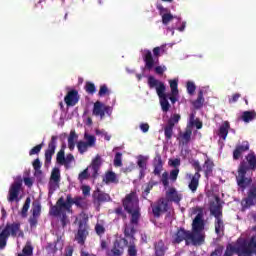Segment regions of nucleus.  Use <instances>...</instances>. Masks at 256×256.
Segmentation results:
<instances>
[{
    "instance_id": "5701e85b",
    "label": "nucleus",
    "mask_w": 256,
    "mask_h": 256,
    "mask_svg": "<svg viewBox=\"0 0 256 256\" xmlns=\"http://www.w3.org/2000/svg\"><path fill=\"white\" fill-rule=\"evenodd\" d=\"M61 249H63V242H61L60 238H57L54 243H48L46 245L48 255H56L57 251H61Z\"/></svg>"
},
{
    "instance_id": "c9c22d12",
    "label": "nucleus",
    "mask_w": 256,
    "mask_h": 256,
    "mask_svg": "<svg viewBox=\"0 0 256 256\" xmlns=\"http://www.w3.org/2000/svg\"><path fill=\"white\" fill-rule=\"evenodd\" d=\"M67 211L66 209H61V212L59 215H52L53 217H61V225L62 227H67V224L69 223V219L67 218Z\"/></svg>"
},
{
    "instance_id": "9d476101",
    "label": "nucleus",
    "mask_w": 256,
    "mask_h": 256,
    "mask_svg": "<svg viewBox=\"0 0 256 256\" xmlns=\"http://www.w3.org/2000/svg\"><path fill=\"white\" fill-rule=\"evenodd\" d=\"M21 187H23V183L16 181L13 182L9 188L7 201L8 203H19L21 198L19 194L21 193Z\"/></svg>"
},
{
    "instance_id": "c03bdc74",
    "label": "nucleus",
    "mask_w": 256,
    "mask_h": 256,
    "mask_svg": "<svg viewBox=\"0 0 256 256\" xmlns=\"http://www.w3.org/2000/svg\"><path fill=\"white\" fill-rule=\"evenodd\" d=\"M84 139L86 140V144L89 145L90 147H95V143L97 141V138L91 134H84Z\"/></svg>"
},
{
    "instance_id": "5fc2aeb1",
    "label": "nucleus",
    "mask_w": 256,
    "mask_h": 256,
    "mask_svg": "<svg viewBox=\"0 0 256 256\" xmlns=\"http://www.w3.org/2000/svg\"><path fill=\"white\" fill-rule=\"evenodd\" d=\"M95 232L99 237H102L103 235H105V226H103L102 224L97 223L95 225Z\"/></svg>"
},
{
    "instance_id": "f257e3e1",
    "label": "nucleus",
    "mask_w": 256,
    "mask_h": 256,
    "mask_svg": "<svg viewBox=\"0 0 256 256\" xmlns=\"http://www.w3.org/2000/svg\"><path fill=\"white\" fill-rule=\"evenodd\" d=\"M253 171H256V155L252 152L240 162L236 175L238 190L244 193L246 189H249L244 199L247 207L256 205V182H253Z\"/></svg>"
},
{
    "instance_id": "20e7f679",
    "label": "nucleus",
    "mask_w": 256,
    "mask_h": 256,
    "mask_svg": "<svg viewBox=\"0 0 256 256\" xmlns=\"http://www.w3.org/2000/svg\"><path fill=\"white\" fill-rule=\"evenodd\" d=\"M183 241H185L186 245H189V241H191L194 246L203 245V236L199 235L196 237L191 231L180 227L172 235V243L173 245H179V243H183Z\"/></svg>"
},
{
    "instance_id": "6e6d98bb",
    "label": "nucleus",
    "mask_w": 256,
    "mask_h": 256,
    "mask_svg": "<svg viewBox=\"0 0 256 256\" xmlns=\"http://www.w3.org/2000/svg\"><path fill=\"white\" fill-rule=\"evenodd\" d=\"M89 177V169H84L79 175H78V181L83 183L87 178Z\"/></svg>"
},
{
    "instance_id": "0eeeda50",
    "label": "nucleus",
    "mask_w": 256,
    "mask_h": 256,
    "mask_svg": "<svg viewBox=\"0 0 256 256\" xmlns=\"http://www.w3.org/2000/svg\"><path fill=\"white\" fill-rule=\"evenodd\" d=\"M154 219H159L161 215L169 211V202L166 198H160L150 205Z\"/></svg>"
},
{
    "instance_id": "cd10ccee",
    "label": "nucleus",
    "mask_w": 256,
    "mask_h": 256,
    "mask_svg": "<svg viewBox=\"0 0 256 256\" xmlns=\"http://www.w3.org/2000/svg\"><path fill=\"white\" fill-rule=\"evenodd\" d=\"M215 233L218 237H223L225 235V224L223 222V218L215 220L214 222Z\"/></svg>"
},
{
    "instance_id": "69168bd1",
    "label": "nucleus",
    "mask_w": 256,
    "mask_h": 256,
    "mask_svg": "<svg viewBox=\"0 0 256 256\" xmlns=\"http://www.w3.org/2000/svg\"><path fill=\"white\" fill-rule=\"evenodd\" d=\"M240 98H241V94L235 93L232 95L231 98L228 99V103H230V104L237 103V101H239Z\"/></svg>"
},
{
    "instance_id": "864d4df0",
    "label": "nucleus",
    "mask_w": 256,
    "mask_h": 256,
    "mask_svg": "<svg viewBox=\"0 0 256 256\" xmlns=\"http://www.w3.org/2000/svg\"><path fill=\"white\" fill-rule=\"evenodd\" d=\"M173 19H175V16H173V14H171V12L169 14H164L162 16V23H163V25H169V23H171V21H173Z\"/></svg>"
},
{
    "instance_id": "de8ad7c7",
    "label": "nucleus",
    "mask_w": 256,
    "mask_h": 256,
    "mask_svg": "<svg viewBox=\"0 0 256 256\" xmlns=\"http://www.w3.org/2000/svg\"><path fill=\"white\" fill-rule=\"evenodd\" d=\"M156 183L153 181H150L147 183V186L142 194V197L144 199H147V195H149V193H151V190L153 189V187H155Z\"/></svg>"
},
{
    "instance_id": "4be33fe9",
    "label": "nucleus",
    "mask_w": 256,
    "mask_h": 256,
    "mask_svg": "<svg viewBox=\"0 0 256 256\" xmlns=\"http://www.w3.org/2000/svg\"><path fill=\"white\" fill-rule=\"evenodd\" d=\"M89 235V232L87 231V228L83 226V223H79V229L75 236V240L79 245H85V241H87V236Z\"/></svg>"
},
{
    "instance_id": "13d9d810",
    "label": "nucleus",
    "mask_w": 256,
    "mask_h": 256,
    "mask_svg": "<svg viewBox=\"0 0 256 256\" xmlns=\"http://www.w3.org/2000/svg\"><path fill=\"white\" fill-rule=\"evenodd\" d=\"M225 247L217 246L213 252H211L210 256H222Z\"/></svg>"
},
{
    "instance_id": "3c124183",
    "label": "nucleus",
    "mask_w": 256,
    "mask_h": 256,
    "mask_svg": "<svg viewBox=\"0 0 256 256\" xmlns=\"http://www.w3.org/2000/svg\"><path fill=\"white\" fill-rule=\"evenodd\" d=\"M85 91L86 93H89V95H93L97 91L95 84L92 82H86Z\"/></svg>"
},
{
    "instance_id": "8fccbe9b",
    "label": "nucleus",
    "mask_w": 256,
    "mask_h": 256,
    "mask_svg": "<svg viewBox=\"0 0 256 256\" xmlns=\"http://www.w3.org/2000/svg\"><path fill=\"white\" fill-rule=\"evenodd\" d=\"M123 154L121 152H117L114 157V167H122L123 161H122Z\"/></svg>"
},
{
    "instance_id": "7ed1b4c3",
    "label": "nucleus",
    "mask_w": 256,
    "mask_h": 256,
    "mask_svg": "<svg viewBox=\"0 0 256 256\" xmlns=\"http://www.w3.org/2000/svg\"><path fill=\"white\" fill-rule=\"evenodd\" d=\"M73 205H76V207H83V197L77 196L73 198L71 194L66 195V201L65 198L60 197L56 205L50 207V215H59L61 214V209H65L66 211H71Z\"/></svg>"
},
{
    "instance_id": "b1692460",
    "label": "nucleus",
    "mask_w": 256,
    "mask_h": 256,
    "mask_svg": "<svg viewBox=\"0 0 256 256\" xmlns=\"http://www.w3.org/2000/svg\"><path fill=\"white\" fill-rule=\"evenodd\" d=\"M154 166V175L160 176L163 171V159L161 158V154H156L153 162Z\"/></svg>"
},
{
    "instance_id": "79ce46f5",
    "label": "nucleus",
    "mask_w": 256,
    "mask_h": 256,
    "mask_svg": "<svg viewBox=\"0 0 256 256\" xmlns=\"http://www.w3.org/2000/svg\"><path fill=\"white\" fill-rule=\"evenodd\" d=\"M18 256H33V246L26 244L22 249V254L20 253Z\"/></svg>"
},
{
    "instance_id": "774afa93",
    "label": "nucleus",
    "mask_w": 256,
    "mask_h": 256,
    "mask_svg": "<svg viewBox=\"0 0 256 256\" xmlns=\"http://www.w3.org/2000/svg\"><path fill=\"white\" fill-rule=\"evenodd\" d=\"M58 187H59V182H55L53 180L49 181V191H52V192L57 191Z\"/></svg>"
},
{
    "instance_id": "e2e57ef3",
    "label": "nucleus",
    "mask_w": 256,
    "mask_h": 256,
    "mask_svg": "<svg viewBox=\"0 0 256 256\" xmlns=\"http://www.w3.org/2000/svg\"><path fill=\"white\" fill-rule=\"evenodd\" d=\"M162 184L165 187H169V173L168 172H164L162 174V178H161Z\"/></svg>"
},
{
    "instance_id": "0e129e2a",
    "label": "nucleus",
    "mask_w": 256,
    "mask_h": 256,
    "mask_svg": "<svg viewBox=\"0 0 256 256\" xmlns=\"http://www.w3.org/2000/svg\"><path fill=\"white\" fill-rule=\"evenodd\" d=\"M177 177H179V168L173 169L170 172V179H171V181H177Z\"/></svg>"
},
{
    "instance_id": "603ef678",
    "label": "nucleus",
    "mask_w": 256,
    "mask_h": 256,
    "mask_svg": "<svg viewBox=\"0 0 256 256\" xmlns=\"http://www.w3.org/2000/svg\"><path fill=\"white\" fill-rule=\"evenodd\" d=\"M156 9L159 11V15L161 17H163V15H169L171 13V10H169V8H165L161 4H157Z\"/></svg>"
},
{
    "instance_id": "c756f323",
    "label": "nucleus",
    "mask_w": 256,
    "mask_h": 256,
    "mask_svg": "<svg viewBox=\"0 0 256 256\" xmlns=\"http://www.w3.org/2000/svg\"><path fill=\"white\" fill-rule=\"evenodd\" d=\"M192 105L194 109H201L203 108V105H205V97H203V90L198 91L197 99L192 101Z\"/></svg>"
},
{
    "instance_id": "58836bf2",
    "label": "nucleus",
    "mask_w": 256,
    "mask_h": 256,
    "mask_svg": "<svg viewBox=\"0 0 256 256\" xmlns=\"http://www.w3.org/2000/svg\"><path fill=\"white\" fill-rule=\"evenodd\" d=\"M124 235H125V237H127L129 239H134V237H135V227L126 225L125 228H124Z\"/></svg>"
},
{
    "instance_id": "ddd939ff",
    "label": "nucleus",
    "mask_w": 256,
    "mask_h": 256,
    "mask_svg": "<svg viewBox=\"0 0 256 256\" xmlns=\"http://www.w3.org/2000/svg\"><path fill=\"white\" fill-rule=\"evenodd\" d=\"M9 237H25V233L21 230V223L14 222L12 224H6L3 229Z\"/></svg>"
},
{
    "instance_id": "72a5a7b5",
    "label": "nucleus",
    "mask_w": 256,
    "mask_h": 256,
    "mask_svg": "<svg viewBox=\"0 0 256 256\" xmlns=\"http://www.w3.org/2000/svg\"><path fill=\"white\" fill-rule=\"evenodd\" d=\"M255 117H256L255 111H245L242 114V120L244 121V123H250V121H253Z\"/></svg>"
},
{
    "instance_id": "412c9836",
    "label": "nucleus",
    "mask_w": 256,
    "mask_h": 256,
    "mask_svg": "<svg viewBox=\"0 0 256 256\" xmlns=\"http://www.w3.org/2000/svg\"><path fill=\"white\" fill-rule=\"evenodd\" d=\"M246 151H249V142L244 141L242 144L236 145L234 151H233V159L234 161H239L241 159V156Z\"/></svg>"
},
{
    "instance_id": "a211bd4d",
    "label": "nucleus",
    "mask_w": 256,
    "mask_h": 256,
    "mask_svg": "<svg viewBox=\"0 0 256 256\" xmlns=\"http://www.w3.org/2000/svg\"><path fill=\"white\" fill-rule=\"evenodd\" d=\"M143 61L147 71H151V69L155 67V63H159V59H157L155 62V58H153V53H151V50H144Z\"/></svg>"
},
{
    "instance_id": "423d86ee",
    "label": "nucleus",
    "mask_w": 256,
    "mask_h": 256,
    "mask_svg": "<svg viewBox=\"0 0 256 256\" xmlns=\"http://www.w3.org/2000/svg\"><path fill=\"white\" fill-rule=\"evenodd\" d=\"M194 213H198L192 222V234L195 237H202L203 243H205V235L202 234L205 229V221L203 220V208L197 207Z\"/></svg>"
},
{
    "instance_id": "aec40b11",
    "label": "nucleus",
    "mask_w": 256,
    "mask_h": 256,
    "mask_svg": "<svg viewBox=\"0 0 256 256\" xmlns=\"http://www.w3.org/2000/svg\"><path fill=\"white\" fill-rule=\"evenodd\" d=\"M181 199H183V195L179 194V192H177V189L175 188H169V190L166 192V201H169L171 203H176L177 205H179V203H181Z\"/></svg>"
},
{
    "instance_id": "bf43d9fd",
    "label": "nucleus",
    "mask_w": 256,
    "mask_h": 256,
    "mask_svg": "<svg viewBox=\"0 0 256 256\" xmlns=\"http://www.w3.org/2000/svg\"><path fill=\"white\" fill-rule=\"evenodd\" d=\"M98 95L99 97H105V95H109V88H107V85L100 86Z\"/></svg>"
},
{
    "instance_id": "473e14b6",
    "label": "nucleus",
    "mask_w": 256,
    "mask_h": 256,
    "mask_svg": "<svg viewBox=\"0 0 256 256\" xmlns=\"http://www.w3.org/2000/svg\"><path fill=\"white\" fill-rule=\"evenodd\" d=\"M191 135H193V130H191V128H186L184 133L181 135L182 145H189V142L191 141Z\"/></svg>"
},
{
    "instance_id": "680f3d73",
    "label": "nucleus",
    "mask_w": 256,
    "mask_h": 256,
    "mask_svg": "<svg viewBox=\"0 0 256 256\" xmlns=\"http://www.w3.org/2000/svg\"><path fill=\"white\" fill-rule=\"evenodd\" d=\"M128 255L137 256V246H135V244H131L130 246H128Z\"/></svg>"
},
{
    "instance_id": "9b49d317",
    "label": "nucleus",
    "mask_w": 256,
    "mask_h": 256,
    "mask_svg": "<svg viewBox=\"0 0 256 256\" xmlns=\"http://www.w3.org/2000/svg\"><path fill=\"white\" fill-rule=\"evenodd\" d=\"M57 136H52L51 140L48 143V148L45 150V161L44 166L49 167L51 165V160L55 155V149H57Z\"/></svg>"
},
{
    "instance_id": "dca6fc26",
    "label": "nucleus",
    "mask_w": 256,
    "mask_h": 256,
    "mask_svg": "<svg viewBox=\"0 0 256 256\" xmlns=\"http://www.w3.org/2000/svg\"><path fill=\"white\" fill-rule=\"evenodd\" d=\"M79 99V91L72 89L68 91L64 97V102L66 103L67 107H75V105L79 103Z\"/></svg>"
},
{
    "instance_id": "6ab92c4d",
    "label": "nucleus",
    "mask_w": 256,
    "mask_h": 256,
    "mask_svg": "<svg viewBox=\"0 0 256 256\" xmlns=\"http://www.w3.org/2000/svg\"><path fill=\"white\" fill-rule=\"evenodd\" d=\"M92 197H93V202L98 203V205L101 203H107L111 201V196L99 189L93 192Z\"/></svg>"
},
{
    "instance_id": "37998d69",
    "label": "nucleus",
    "mask_w": 256,
    "mask_h": 256,
    "mask_svg": "<svg viewBox=\"0 0 256 256\" xmlns=\"http://www.w3.org/2000/svg\"><path fill=\"white\" fill-rule=\"evenodd\" d=\"M7 239H9V236L5 233L4 230L0 233V249H5L7 247Z\"/></svg>"
},
{
    "instance_id": "c85d7f7f",
    "label": "nucleus",
    "mask_w": 256,
    "mask_h": 256,
    "mask_svg": "<svg viewBox=\"0 0 256 256\" xmlns=\"http://www.w3.org/2000/svg\"><path fill=\"white\" fill-rule=\"evenodd\" d=\"M231 128V125L229 124V122L225 121L219 128L218 130V135L220 139H223V141H225V139H227V135H229V129Z\"/></svg>"
},
{
    "instance_id": "2f4dec72",
    "label": "nucleus",
    "mask_w": 256,
    "mask_h": 256,
    "mask_svg": "<svg viewBox=\"0 0 256 256\" xmlns=\"http://www.w3.org/2000/svg\"><path fill=\"white\" fill-rule=\"evenodd\" d=\"M79 139V135L75 132V130H71L68 136V149L70 151H74L75 149V141Z\"/></svg>"
},
{
    "instance_id": "4468645a",
    "label": "nucleus",
    "mask_w": 256,
    "mask_h": 256,
    "mask_svg": "<svg viewBox=\"0 0 256 256\" xmlns=\"http://www.w3.org/2000/svg\"><path fill=\"white\" fill-rule=\"evenodd\" d=\"M148 85L150 89H154V87L156 88V93L158 97H160V99L163 97H167V95L165 94V84L163 82L155 79V77L153 76H149Z\"/></svg>"
},
{
    "instance_id": "393cba45",
    "label": "nucleus",
    "mask_w": 256,
    "mask_h": 256,
    "mask_svg": "<svg viewBox=\"0 0 256 256\" xmlns=\"http://www.w3.org/2000/svg\"><path fill=\"white\" fill-rule=\"evenodd\" d=\"M210 215L215 217V220L223 219V206L221 204H212L210 206Z\"/></svg>"
},
{
    "instance_id": "f704fd0d",
    "label": "nucleus",
    "mask_w": 256,
    "mask_h": 256,
    "mask_svg": "<svg viewBox=\"0 0 256 256\" xmlns=\"http://www.w3.org/2000/svg\"><path fill=\"white\" fill-rule=\"evenodd\" d=\"M50 181H54V183H59V181H61V170H59V168L52 169Z\"/></svg>"
},
{
    "instance_id": "a19ab883",
    "label": "nucleus",
    "mask_w": 256,
    "mask_h": 256,
    "mask_svg": "<svg viewBox=\"0 0 256 256\" xmlns=\"http://www.w3.org/2000/svg\"><path fill=\"white\" fill-rule=\"evenodd\" d=\"M89 147L90 146L88 144H86L85 141H79L77 143V149H78L80 155L87 153Z\"/></svg>"
},
{
    "instance_id": "338daca9",
    "label": "nucleus",
    "mask_w": 256,
    "mask_h": 256,
    "mask_svg": "<svg viewBox=\"0 0 256 256\" xmlns=\"http://www.w3.org/2000/svg\"><path fill=\"white\" fill-rule=\"evenodd\" d=\"M155 74L156 75H163V73H165V71H167V67L165 66H156L154 68Z\"/></svg>"
},
{
    "instance_id": "49530a36",
    "label": "nucleus",
    "mask_w": 256,
    "mask_h": 256,
    "mask_svg": "<svg viewBox=\"0 0 256 256\" xmlns=\"http://www.w3.org/2000/svg\"><path fill=\"white\" fill-rule=\"evenodd\" d=\"M114 213L118 216V218L123 219V221H126L127 219V213H125V210H123V207H117L114 210Z\"/></svg>"
},
{
    "instance_id": "09e8293b",
    "label": "nucleus",
    "mask_w": 256,
    "mask_h": 256,
    "mask_svg": "<svg viewBox=\"0 0 256 256\" xmlns=\"http://www.w3.org/2000/svg\"><path fill=\"white\" fill-rule=\"evenodd\" d=\"M56 161L59 165H65V150L61 149L57 153Z\"/></svg>"
},
{
    "instance_id": "a878e982",
    "label": "nucleus",
    "mask_w": 256,
    "mask_h": 256,
    "mask_svg": "<svg viewBox=\"0 0 256 256\" xmlns=\"http://www.w3.org/2000/svg\"><path fill=\"white\" fill-rule=\"evenodd\" d=\"M101 165H102L101 156L99 154H97L91 163L93 177H97V175H99V170L101 169Z\"/></svg>"
},
{
    "instance_id": "1a4fd4ad",
    "label": "nucleus",
    "mask_w": 256,
    "mask_h": 256,
    "mask_svg": "<svg viewBox=\"0 0 256 256\" xmlns=\"http://www.w3.org/2000/svg\"><path fill=\"white\" fill-rule=\"evenodd\" d=\"M181 121V115L173 114L167 121V124L164 126V137L166 141H171L173 139V129L175 125Z\"/></svg>"
},
{
    "instance_id": "6e6552de",
    "label": "nucleus",
    "mask_w": 256,
    "mask_h": 256,
    "mask_svg": "<svg viewBox=\"0 0 256 256\" xmlns=\"http://www.w3.org/2000/svg\"><path fill=\"white\" fill-rule=\"evenodd\" d=\"M129 245V241L125 238H118L114 241L113 247L111 250H108L107 256H121L125 253V247Z\"/></svg>"
},
{
    "instance_id": "e433bc0d",
    "label": "nucleus",
    "mask_w": 256,
    "mask_h": 256,
    "mask_svg": "<svg viewBox=\"0 0 256 256\" xmlns=\"http://www.w3.org/2000/svg\"><path fill=\"white\" fill-rule=\"evenodd\" d=\"M29 207H31V197H27L26 198V200L24 202V205H23V207L21 209V212H20L21 217H23V218L27 217V213L29 211Z\"/></svg>"
},
{
    "instance_id": "f3484780",
    "label": "nucleus",
    "mask_w": 256,
    "mask_h": 256,
    "mask_svg": "<svg viewBox=\"0 0 256 256\" xmlns=\"http://www.w3.org/2000/svg\"><path fill=\"white\" fill-rule=\"evenodd\" d=\"M205 156V161L204 164L202 165V169L204 171V176L206 178L211 177V175H213V169L215 168V163L213 162V160L210 159L209 155H207V153L203 154Z\"/></svg>"
},
{
    "instance_id": "a18cd8bd",
    "label": "nucleus",
    "mask_w": 256,
    "mask_h": 256,
    "mask_svg": "<svg viewBox=\"0 0 256 256\" xmlns=\"http://www.w3.org/2000/svg\"><path fill=\"white\" fill-rule=\"evenodd\" d=\"M186 89L188 95H195V91L197 90V86H195V83L192 81H188L186 83Z\"/></svg>"
},
{
    "instance_id": "f03ea898",
    "label": "nucleus",
    "mask_w": 256,
    "mask_h": 256,
    "mask_svg": "<svg viewBox=\"0 0 256 256\" xmlns=\"http://www.w3.org/2000/svg\"><path fill=\"white\" fill-rule=\"evenodd\" d=\"M122 205L125 211L131 215V225H139V219H141V208L139 207V197L137 192H130L122 200Z\"/></svg>"
},
{
    "instance_id": "ea45409f",
    "label": "nucleus",
    "mask_w": 256,
    "mask_h": 256,
    "mask_svg": "<svg viewBox=\"0 0 256 256\" xmlns=\"http://www.w3.org/2000/svg\"><path fill=\"white\" fill-rule=\"evenodd\" d=\"M160 105L163 113L169 112V109H171V104H169V100H167V96L160 98Z\"/></svg>"
},
{
    "instance_id": "4c0bfd02",
    "label": "nucleus",
    "mask_w": 256,
    "mask_h": 256,
    "mask_svg": "<svg viewBox=\"0 0 256 256\" xmlns=\"http://www.w3.org/2000/svg\"><path fill=\"white\" fill-rule=\"evenodd\" d=\"M172 95H179V80L174 79L169 81Z\"/></svg>"
},
{
    "instance_id": "4d7b16f0",
    "label": "nucleus",
    "mask_w": 256,
    "mask_h": 256,
    "mask_svg": "<svg viewBox=\"0 0 256 256\" xmlns=\"http://www.w3.org/2000/svg\"><path fill=\"white\" fill-rule=\"evenodd\" d=\"M41 149H43V144H38L29 151V155H39Z\"/></svg>"
},
{
    "instance_id": "2eb2a0df",
    "label": "nucleus",
    "mask_w": 256,
    "mask_h": 256,
    "mask_svg": "<svg viewBox=\"0 0 256 256\" xmlns=\"http://www.w3.org/2000/svg\"><path fill=\"white\" fill-rule=\"evenodd\" d=\"M109 111H111L110 106H107L100 101H96L94 103L93 115H95V117H101V119H103L105 117V113L109 115Z\"/></svg>"
},
{
    "instance_id": "f8f14e48",
    "label": "nucleus",
    "mask_w": 256,
    "mask_h": 256,
    "mask_svg": "<svg viewBox=\"0 0 256 256\" xmlns=\"http://www.w3.org/2000/svg\"><path fill=\"white\" fill-rule=\"evenodd\" d=\"M32 215L29 218V224L31 229L37 227V224L39 223V218L41 217V203L40 202H33L32 208H31Z\"/></svg>"
},
{
    "instance_id": "39448f33",
    "label": "nucleus",
    "mask_w": 256,
    "mask_h": 256,
    "mask_svg": "<svg viewBox=\"0 0 256 256\" xmlns=\"http://www.w3.org/2000/svg\"><path fill=\"white\" fill-rule=\"evenodd\" d=\"M193 169L195 170L194 174H187L190 182L188 184V189H190L191 193H197V189H199V181L201 180V172L203 171V167H201V163L199 160H193L191 162Z\"/></svg>"
},
{
    "instance_id": "bb28decb",
    "label": "nucleus",
    "mask_w": 256,
    "mask_h": 256,
    "mask_svg": "<svg viewBox=\"0 0 256 256\" xmlns=\"http://www.w3.org/2000/svg\"><path fill=\"white\" fill-rule=\"evenodd\" d=\"M103 183H106V185H109L111 183H114V185H117V183H119L117 174L113 171L106 172L103 178Z\"/></svg>"
},
{
    "instance_id": "7c9ffc66",
    "label": "nucleus",
    "mask_w": 256,
    "mask_h": 256,
    "mask_svg": "<svg viewBox=\"0 0 256 256\" xmlns=\"http://www.w3.org/2000/svg\"><path fill=\"white\" fill-rule=\"evenodd\" d=\"M165 251H167V247H165L163 240L154 243V255H165Z\"/></svg>"
},
{
    "instance_id": "052dcab7",
    "label": "nucleus",
    "mask_w": 256,
    "mask_h": 256,
    "mask_svg": "<svg viewBox=\"0 0 256 256\" xmlns=\"http://www.w3.org/2000/svg\"><path fill=\"white\" fill-rule=\"evenodd\" d=\"M137 165L139 169L147 170V160L144 158H140L137 161Z\"/></svg>"
}]
</instances>
